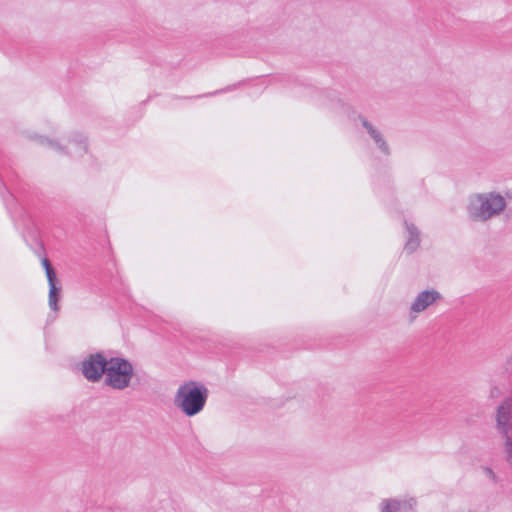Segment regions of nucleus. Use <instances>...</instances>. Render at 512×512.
<instances>
[{"label": "nucleus", "instance_id": "nucleus-18", "mask_svg": "<svg viewBox=\"0 0 512 512\" xmlns=\"http://www.w3.org/2000/svg\"><path fill=\"white\" fill-rule=\"evenodd\" d=\"M286 78H287V81H288L289 83H292V84H295V85H296V84H299V80H298L297 78H294V77H291V76H288V77H286Z\"/></svg>", "mask_w": 512, "mask_h": 512}, {"label": "nucleus", "instance_id": "nucleus-1", "mask_svg": "<svg viewBox=\"0 0 512 512\" xmlns=\"http://www.w3.org/2000/svg\"><path fill=\"white\" fill-rule=\"evenodd\" d=\"M506 207L507 201L499 192L475 193L469 196L466 212L471 222L485 223L499 216Z\"/></svg>", "mask_w": 512, "mask_h": 512}, {"label": "nucleus", "instance_id": "nucleus-17", "mask_svg": "<svg viewBox=\"0 0 512 512\" xmlns=\"http://www.w3.org/2000/svg\"><path fill=\"white\" fill-rule=\"evenodd\" d=\"M506 371L512 373V355L506 361Z\"/></svg>", "mask_w": 512, "mask_h": 512}, {"label": "nucleus", "instance_id": "nucleus-9", "mask_svg": "<svg viewBox=\"0 0 512 512\" xmlns=\"http://www.w3.org/2000/svg\"><path fill=\"white\" fill-rule=\"evenodd\" d=\"M443 299L440 292L435 289H427L421 291L411 304L410 311L420 313L426 310L429 306L433 305L438 300Z\"/></svg>", "mask_w": 512, "mask_h": 512}, {"label": "nucleus", "instance_id": "nucleus-10", "mask_svg": "<svg viewBox=\"0 0 512 512\" xmlns=\"http://www.w3.org/2000/svg\"><path fill=\"white\" fill-rule=\"evenodd\" d=\"M307 89L311 90L312 93H315L322 99V104L327 105L331 108H341L345 111H349L350 106L344 103V101L339 97L338 92L334 90H320L315 88L314 86L308 84L306 85Z\"/></svg>", "mask_w": 512, "mask_h": 512}, {"label": "nucleus", "instance_id": "nucleus-16", "mask_svg": "<svg viewBox=\"0 0 512 512\" xmlns=\"http://www.w3.org/2000/svg\"><path fill=\"white\" fill-rule=\"evenodd\" d=\"M483 470H484V473L494 482V483H497L498 482V477L497 475L495 474V472L493 471V469L489 466H485L483 467Z\"/></svg>", "mask_w": 512, "mask_h": 512}, {"label": "nucleus", "instance_id": "nucleus-4", "mask_svg": "<svg viewBox=\"0 0 512 512\" xmlns=\"http://www.w3.org/2000/svg\"><path fill=\"white\" fill-rule=\"evenodd\" d=\"M134 376L132 362L122 356L109 357V364L104 377V384L118 391H123L131 385Z\"/></svg>", "mask_w": 512, "mask_h": 512}, {"label": "nucleus", "instance_id": "nucleus-8", "mask_svg": "<svg viewBox=\"0 0 512 512\" xmlns=\"http://www.w3.org/2000/svg\"><path fill=\"white\" fill-rule=\"evenodd\" d=\"M512 419V401L504 399L496 409V429L501 436L510 435Z\"/></svg>", "mask_w": 512, "mask_h": 512}, {"label": "nucleus", "instance_id": "nucleus-7", "mask_svg": "<svg viewBox=\"0 0 512 512\" xmlns=\"http://www.w3.org/2000/svg\"><path fill=\"white\" fill-rule=\"evenodd\" d=\"M41 259L43 268L45 269L46 277L49 285V307L52 311L56 312L59 310L58 302L61 298V285L58 281L56 271L51 265L49 259L45 255V251L42 256H38Z\"/></svg>", "mask_w": 512, "mask_h": 512}, {"label": "nucleus", "instance_id": "nucleus-2", "mask_svg": "<svg viewBox=\"0 0 512 512\" xmlns=\"http://www.w3.org/2000/svg\"><path fill=\"white\" fill-rule=\"evenodd\" d=\"M209 396L208 388L199 381L190 380L180 385L174 405L187 417H193L203 411Z\"/></svg>", "mask_w": 512, "mask_h": 512}, {"label": "nucleus", "instance_id": "nucleus-3", "mask_svg": "<svg viewBox=\"0 0 512 512\" xmlns=\"http://www.w3.org/2000/svg\"><path fill=\"white\" fill-rule=\"evenodd\" d=\"M0 196L15 223V226L22 222L25 229L22 232L23 240L30 247L36 256H42L44 252V244L39 237V233L36 228L30 227L28 224V218L22 207H19L15 196L6 189L4 184L0 183Z\"/></svg>", "mask_w": 512, "mask_h": 512}, {"label": "nucleus", "instance_id": "nucleus-15", "mask_svg": "<svg viewBox=\"0 0 512 512\" xmlns=\"http://www.w3.org/2000/svg\"><path fill=\"white\" fill-rule=\"evenodd\" d=\"M504 440V453L507 463L512 467V439L510 435L503 436Z\"/></svg>", "mask_w": 512, "mask_h": 512}, {"label": "nucleus", "instance_id": "nucleus-6", "mask_svg": "<svg viewBox=\"0 0 512 512\" xmlns=\"http://www.w3.org/2000/svg\"><path fill=\"white\" fill-rule=\"evenodd\" d=\"M109 364V357L104 351H97L90 353L81 362V373L83 377L90 383H98L105 377L107 367Z\"/></svg>", "mask_w": 512, "mask_h": 512}, {"label": "nucleus", "instance_id": "nucleus-13", "mask_svg": "<svg viewBox=\"0 0 512 512\" xmlns=\"http://www.w3.org/2000/svg\"><path fill=\"white\" fill-rule=\"evenodd\" d=\"M404 223L408 232V239L405 243L404 249L407 253L411 254L415 252L420 245V232L413 223L408 221H405Z\"/></svg>", "mask_w": 512, "mask_h": 512}, {"label": "nucleus", "instance_id": "nucleus-5", "mask_svg": "<svg viewBox=\"0 0 512 512\" xmlns=\"http://www.w3.org/2000/svg\"><path fill=\"white\" fill-rule=\"evenodd\" d=\"M35 139L40 145L46 146L61 155L83 157L87 153V139L85 136L78 132L72 134L67 146H63L57 141L45 136H35Z\"/></svg>", "mask_w": 512, "mask_h": 512}, {"label": "nucleus", "instance_id": "nucleus-12", "mask_svg": "<svg viewBox=\"0 0 512 512\" xmlns=\"http://www.w3.org/2000/svg\"><path fill=\"white\" fill-rule=\"evenodd\" d=\"M416 501L410 500H397V499H386L382 501L381 512H413V506Z\"/></svg>", "mask_w": 512, "mask_h": 512}, {"label": "nucleus", "instance_id": "nucleus-11", "mask_svg": "<svg viewBox=\"0 0 512 512\" xmlns=\"http://www.w3.org/2000/svg\"><path fill=\"white\" fill-rule=\"evenodd\" d=\"M357 119L361 122L362 126L366 129L369 136L373 139L374 143L376 144L380 152L385 156H389L390 147L387 144L381 132L378 129H376L372 125V123L369 122L363 115L358 114Z\"/></svg>", "mask_w": 512, "mask_h": 512}, {"label": "nucleus", "instance_id": "nucleus-14", "mask_svg": "<svg viewBox=\"0 0 512 512\" xmlns=\"http://www.w3.org/2000/svg\"><path fill=\"white\" fill-rule=\"evenodd\" d=\"M236 84L232 85V86H228L224 89H220V90H216L214 92H209V93H205V94H202V95H196V96H185V97H181V96H178V95H171L170 98L172 100H178V99H199V98H202V97H209V96H213V95H216V94H220V93H224V92H228V91H231L233 89L236 88Z\"/></svg>", "mask_w": 512, "mask_h": 512}]
</instances>
